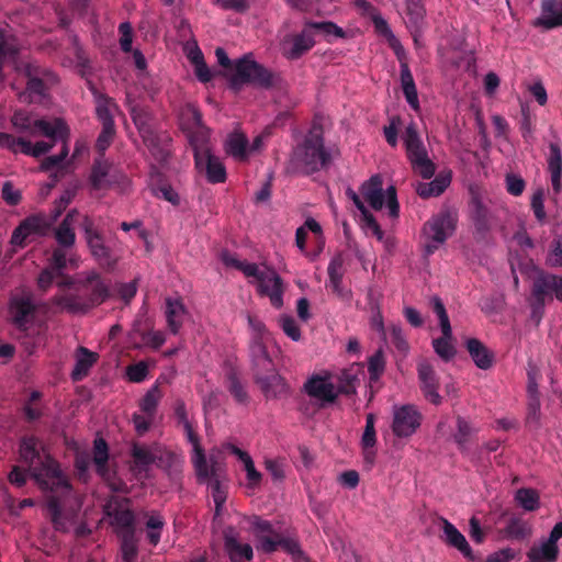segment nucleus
<instances>
[{
	"mask_svg": "<svg viewBox=\"0 0 562 562\" xmlns=\"http://www.w3.org/2000/svg\"><path fill=\"white\" fill-rule=\"evenodd\" d=\"M422 422L423 415L415 405L405 404L393 407L391 429L395 437H412L419 429Z\"/></svg>",
	"mask_w": 562,
	"mask_h": 562,
	"instance_id": "obj_14",
	"label": "nucleus"
},
{
	"mask_svg": "<svg viewBox=\"0 0 562 562\" xmlns=\"http://www.w3.org/2000/svg\"><path fill=\"white\" fill-rule=\"evenodd\" d=\"M123 562H135L138 553L135 532L119 535Z\"/></svg>",
	"mask_w": 562,
	"mask_h": 562,
	"instance_id": "obj_43",
	"label": "nucleus"
},
{
	"mask_svg": "<svg viewBox=\"0 0 562 562\" xmlns=\"http://www.w3.org/2000/svg\"><path fill=\"white\" fill-rule=\"evenodd\" d=\"M115 134V125H102V131L95 142V149L99 155H103L111 145Z\"/></svg>",
	"mask_w": 562,
	"mask_h": 562,
	"instance_id": "obj_53",
	"label": "nucleus"
},
{
	"mask_svg": "<svg viewBox=\"0 0 562 562\" xmlns=\"http://www.w3.org/2000/svg\"><path fill=\"white\" fill-rule=\"evenodd\" d=\"M256 380L267 397H278L288 392V385L274 369V364L261 342L252 346Z\"/></svg>",
	"mask_w": 562,
	"mask_h": 562,
	"instance_id": "obj_8",
	"label": "nucleus"
},
{
	"mask_svg": "<svg viewBox=\"0 0 562 562\" xmlns=\"http://www.w3.org/2000/svg\"><path fill=\"white\" fill-rule=\"evenodd\" d=\"M34 127L38 130L41 134L50 138L53 142L60 140L61 143H67L70 136V131L68 125L63 119H54L53 122L46 121L44 119L35 120L33 122Z\"/></svg>",
	"mask_w": 562,
	"mask_h": 562,
	"instance_id": "obj_25",
	"label": "nucleus"
},
{
	"mask_svg": "<svg viewBox=\"0 0 562 562\" xmlns=\"http://www.w3.org/2000/svg\"><path fill=\"white\" fill-rule=\"evenodd\" d=\"M175 416L179 425H182L188 441L192 445L193 454L192 463L195 469L196 476L200 481H205L209 484V471L206 459L199 437L195 434L191 422L188 419L186 405L182 401H177L175 406Z\"/></svg>",
	"mask_w": 562,
	"mask_h": 562,
	"instance_id": "obj_12",
	"label": "nucleus"
},
{
	"mask_svg": "<svg viewBox=\"0 0 562 562\" xmlns=\"http://www.w3.org/2000/svg\"><path fill=\"white\" fill-rule=\"evenodd\" d=\"M434 312L436 313L442 336L440 338L432 339V348L436 355L448 362L452 360L457 353L456 347L452 341V328L450 319L442 301L435 296L431 299Z\"/></svg>",
	"mask_w": 562,
	"mask_h": 562,
	"instance_id": "obj_13",
	"label": "nucleus"
},
{
	"mask_svg": "<svg viewBox=\"0 0 562 562\" xmlns=\"http://www.w3.org/2000/svg\"><path fill=\"white\" fill-rule=\"evenodd\" d=\"M407 25L416 45H419L422 25L425 19V8L422 0H405Z\"/></svg>",
	"mask_w": 562,
	"mask_h": 562,
	"instance_id": "obj_28",
	"label": "nucleus"
},
{
	"mask_svg": "<svg viewBox=\"0 0 562 562\" xmlns=\"http://www.w3.org/2000/svg\"><path fill=\"white\" fill-rule=\"evenodd\" d=\"M516 502L528 512H533L539 508L540 497L533 488H519L515 495Z\"/></svg>",
	"mask_w": 562,
	"mask_h": 562,
	"instance_id": "obj_45",
	"label": "nucleus"
},
{
	"mask_svg": "<svg viewBox=\"0 0 562 562\" xmlns=\"http://www.w3.org/2000/svg\"><path fill=\"white\" fill-rule=\"evenodd\" d=\"M109 447L106 441L99 437L93 441V458L97 472L104 476L108 473Z\"/></svg>",
	"mask_w": 562,
	"mask_h": 562,
	"instance_id": "obj_40",
	"label": "nucleus"
},
{
	"mask_svg": "<svg viewBox=\"0 0 562 562\" xmlns=\"http://www.w3.org/2000/svg\"><path fill=\"white\" fill-rule=\"evenodd\" d=\"M341 380H346L347 384L337 387L331 381L330 373L314 374L305 382L304 390L310 397L325 406L334 403L340 393L355 391L356 375L350 374L349 370L342 372Z\"/></svg>",
	"mask_w": 562,
	"mask_h": 562,
	"instance_id": "obj_9",
	"label": "nucleus"
},
{
	"mask_svg": "<svg viewBox=\"0 0 562 562\" xmlns=\"http://www.w3.org/2000/svg\"><path fill=\"white\" fill-rule=\"evenodd\" d=\"M19 461L24 463L40 490L45 494L47 516L58 531L67 530L68 504L74 490L59 463L44 453L43 441L34 435H25L19 441Z\"/></svg>",
	"mask_w": 562,
	"mask_h": 562,
	"instance_id": "obj_1",
	"label": "nucleus"
},
{
	"mask_svg": "<svg viewBox=\"0 0 562 562\" xmlns=\"http://www.w3.org/2000/svg\"><path fill=\"white\" fill-rule=\"evenodd\" d=\"M148 374V367L144 361L131 364L126 369V375L131 382L140 383Z\"/></svg>",
	"mask_w": 562,
	"mask_h": 562,
	"instance_id": "obj_58",
	"label": "nucleus"
},
{
	"mask_svg": "<svg viewBox=\"0 0 562 562\" xmlns=\"http://www.w3.org/2000/svg\"><path fill=\"white\" fill-rule=\"evenodd\" d=\"M329 159L330 155L324 148L322 133L318 128L312 130L292 155V164L295 168L307 175L325 167Z\"/></svg>",
	"mask_w": 562,
	"mask_h": 562,
	"instance_id": "obj_7",
	"label": "nucleus"
},
{
	"mask_svg": "<svg viewBox=\"0 0 562 562\" xmlns=\"http://www.w3.org/2000/svg\"><path fill=\"white\" fill-rule=\"evenodd\" d=\"M215 54L224 71L232 76V86L234 88L244 82L268 88L276 82V76L272 72L247 56L233 64L223 48H217Z\"/></svg>",
	"mask_w": 562,
	"mask_h": 562,
	"instance_id": "obj_6",
	"label": "nucleus"
},
{
	"mask_svg": "<svg viewBox=\"0 0 562 562\" xmlns=\"http://www.w3.org/2000/svg\"><path fill=\"white\" fill-rule=\"evenodd\" d=\"M531 209L533 211V214L536 218L543 223L547 214L544 211V191L543 189H537L531 196Z\"/></svg>",
	"mask_w": 562,
	"mask_h": 562,
	"instance_id": "obj_56",
	"label": "nucleus"
},
{
	"mask_svg": "<svg viewBox=\"0 0 562 562\" xmlns=\"http://www.w3.org/2000/svg\"><path fill=\"white\" fill-rule=\"evenodd\" d=\"M376 431H375V417L373 414H368L366 418V426L360 440V447L364 463L371 469L376 459Z\"/></svg>",
	"mask_w": 562,
	"mask_h": 562,
	"instance_id": "obj_23",
	"label": "nucleus"
},
{
	"mask_svg": "<svg viewBox=\"0 0 562 562\" xmlns=\"http://www.w3.org/2000/svg\"><path fill=\"white\" fill-rule=\"evenodd\" d=\"M305 26L310 27V30L314 29L321 31L327 42H331L333 38H344L346 36L345 31L340 26L330 21H307L305 22Z\"/></svg>",
	"mask_w": 562,
	"mask_h": 562,
	"instance_id": "obj_42",
	"label": "nucleus"
},
{
	"mask_svg": "<svg viewBox=\"0 0 562 562\" xmlns=\"http://www.w3.org/2000/svg\"><path fill=\"white\" fill-rule=\"evenodd\" d=\"M9 313L13 326L27 335L36 322L37 307L31 295L14 296L10 301Z\"/></svg>",
	"mask_w": 562,
	"mask_h": 562,
	"instance_id": "obj_16",
	"label": "nucleus"
},
{
	"mask_svg": "<svg viewBox=\"0 0 562 562\" xmlns=\"http://www.w3.org/2000/svg\"><path fill=\"white\" fill-rule=\"evenodd\" d=\"M526 183L524 179L516 175L506 176L507 192L514 196H519L525 190Z\"/></svg>",
	"mask_w": 562,
	"mask_h": 562,
	"instance_id": "obj_64",
	"label": "nucleus"
},
{
	"mask_svg": "<svg viewBox=\"0 0 562 562\" xmlns=\"http://www.w3.org/2000/svg\"><path fill=\"white\" fill-rule=\"evenodd\" d=\"M26 76L29 78L26 83V89L31 94H36L38 97H44L47 90V87L42 78L38 75H43L45 71L40 70L38 68L27 65L25 68Z\"/></svg>",
	"mask_w": 562,
	"mask_h": 562,
	"instance_id": "obj_41",
	"label": "nucleus"
},
{
	"mask_svg": "<svg viewBox=\"0 0 562 562\" xmlns=\"http://www.w3.org/2000/svg\"><path fill=\"white\" fill-rule=\"evenodd\" d=\"M98 359L99 355L97 352L90 351L88 348L82 346L78 347L76 363L71 371L72 381L79 382L86 378Z\"/></svg>",
	"mask_w": 562,
	"mask_h": 562,
	"instance_id": "obj_32",
	"label": "nucleus"
},
{
	"mask_svg": "<svg viewBox=\"0 0 562 562\" xmlns=\"http://www.w3.org/2000/svg\"><path fill=\"white\" fill-rule=\"evenodd\" d=\"M359 191L361 196L353 189L348 188L346 190V195L360 211L362 228L381 240L383 238V232L374 216L366 207L363 200L373 210L381 211L385 206L391 217H397L400 205L397 202L396 190L393 186L383 190L382 177L380 175H374L361 184Z\"/></svg>",
	"mask_w": 562,
	"mask_h": 562,
	"instance_id": "obj_2",
	"label": "nucleus"
},
{
	"mask_svg": "<svg viewBox=\"0 0 562 562\" xmlns=\"http://www.w3.org/2000/svg\"><path fill=\"white\" fill-rule=\"evenodd\" d=\"M227 485L213 480V502L215 503V516L223 514V505L227 499Z\"/></svg>",
	"mask_w": 562,
	"mask_h": 562,
	"instance_id": "obj_55",
	"label": "nucleus"
},
{
	"mask_svg": "<svg viewBox=\"0 0 562 562\" xmlns=\"http://www.w3.org/2000/svg\"><path fill=\"white\" fill-rule=\"evenodd\" d=\"M315 45L314 35L310 27H304L301 33L285 36L281 42L282 55L288 59H299Z\"/></svg>",
	"mask_w": 562,
	"mask_h": 562,
	"instance_id": "obj_19",
	"label": "nucleus"
},
{
	"mask_svg": "<svg viewBox=\"0 0 562 562\" xmlns=\"http://www.w3.org/2000/svg\"><path fill=\"white\" fill-rule=\"evenodd\" d=\"M128 503L125 498L109 503L105 507L106 515L113 519L112 524L117 528V536L135 532V516Z\"/></svg>",
	"mask_w": 562,
	"mask_h": 562,
	"instance_id": "obj_20",
	"label": "nucleus"
},
{
	"mask_svg": "<svg viewBox=\"0 0 562 562\" xmlns=\"http://www.w3.org/2000/svg\"><path fill=\"white\" fill-rule=\"evenodd\" d=\"M55 238L60 247L69 248L76 241V234L71 227L66 226V223H59L55 231Z\"/></svg>",
	"mask_w": 562,
	"mask_h": 562,
	"instance_id": "obj_51",
	"label": "nucleus"
},
{
	"mask_svg": "<svg viewBox=\"0 0 562 562\" xmlns=\"http://www.w3.org/2000/svg\"><path fill=\"white\" fill-rule=\"evenodd\" d=\"M506 536L512 539H524L531 535V527L520 518H512L505 529Z\"/></svg>",
	"mask_w": 562,
	"mask_h": 562,
	"instance_id": "obj_47",
	"label": "nucleus"
},
{
	"mask_svg": "<svg viewBox=\"0 0 562 562\" xmlns=\"http://www.w3.org/2000/svg\"><path fill=\"white\" fill-rule=\"evenodd\" d=\"M226 449L232 452L234 456L238 458V460L243 463L244 470L246 472L247 484L246 486L250 490H255L259 487L261 483L262 475L259 471H257L252 458L248 452L243 451L238 447L234 445H227Z\"/></svg>",
	"mask_w": 562,
	"mask_h": 562,
	"instance_id": "obj_30",
	"label": "nucleus"
},
{
	"mask_svg": "<svg viewBox=\"0 0 562 562\" xmlns=\"http://www.w3.org/2000/svg\"><path fill=\"white\" fill-rule=\"evenodd\" d=\"M159 400L160 394L158 387H151L139 402L140 411L149 417H155Z\"/></svg>",
	"mask_w": 562,
	"mask_h": 562,
	"instance_id": "obj_48",
	"label": "nucleus"
},
{
	"mask_svg": "<svg viewBox=\"0 0 562 562\" xmlns=\"http://www.w3.org/2000/svg\"><path fill=\"white\" fill-rule=\"evenodd\" d=\"M29 476H31L29 469L24 470L19 465H13L8 475V480L12 485L22 487L25 485Z\"/></svg>",
	"mask_w": 562,
	"mask_h": 562,
	"instance_id": "obj_63",
	"label": "nucleus"
},
{
	"mask_svg": "<svg viewBox=\"0 0 562 562\" xmlns=\"http://www.w3.org/2000/svg\"><path fill=\"white\" fill-rule=\"evenodd\" d=\"M385 369V360L382 350H378L368 360V371L372 381L378 380Z\"/></svg>",
	"mask_w": 562,
	"mask_h": 562,
	"instance_id": "obj_52",
	"label": "nucleus"
},
{
	"mask_svg": "<svg viewBox=\"0 0 562 562\" xmlns=\"http://www.w3.org/2000/svg\"><path fill=\"white\" fill-rule=\"evenodd\" d=\"M111 169L112 164L105 156L98 155V157L94 158L89 176V182L93 190H102L111 187L113 183V181L110 180Z\"/></svg>",
	"mask_w": 562,
	"mask_h": 562,
	"instance_id": "obj_26",
	"label": "nucleus"
},
{
	"mask_svg": "<svg viewBox=\"0 0 562 562\" xmlns=\"http://www.w3.org/2000/svg\"><path fill=\"white\" fill-rule=\"evenodd\" d=\"M224 148L227 155L238 161H247L249 159L248 139L246 135L239 131L228 134L225 139Z\"/></svg>",
	"mask_w": 562,
	"mask_h": 562,
	"instance_id": "obj_31",
	"label": "nucleus"
},
{
	"mask_svg": "<svg viewBox=\"0 0 562 562\" xmlns=\"http://www.w3.org/2000/svg\"><path fill=\"white\" fill-rule=\"evenodd\" d=\"M258 549L267 553L274 552L281 544V537L273 531L272 533H267V536L258 535Z\"/></svg>",
	"mask_w": 562,
	"mask_h": 562,
	"instance_id": "obj_59",
	"label": "nucleus"
},
{
	"mask_svg": "<svg viewBox=\"0 0 562 562\" xmlns=\"http://www.w3.org/2000/svg\"><path fill=\"white\" fill-rule=\"evenodd\" d=\"M329 285L338 295H342V265L339 259H334L328 266Z\"/></svg>",
	"mask_w": 562,
	"mask_h": 562,
	"instance_id": "obj_49",
	"label": "nucleus"
},
{
	"mask_svg": "<svg viewBox=\"0 0 562 562\" xmlns=\"http://www.w3.org/2000/svg\"><path fill=\"white\" fill-rule=\"evenodd\" d=\"M536 24L546 29L562 26V0H543Z\"/></svg>",
	"mask_w": 562,
	"mask_h": 562,
	"instance_id": "obj_29",
	"label": "nucleus"
},
{
	"mask_svg": "<svg viewBox=\"0 0 562 562\" xmlns=\"http://www.w3.org/2000/svg\"><path fill=\"white\" fill-rule=\"evenodd\" d=\"M69 149L67 143H63V148L58 155H52L46 157L42 162L43 170H52L59 167L68 156Z\"/></svg>",
	"mask_w": 562,
	"mask_h": 562,
	"instance_id": "obj_62",
	"label": "nucleus"
},
{
	"mask_svg": "<svg viewBox=\"0 0 562 562\" xmlns=\"http://www.w3.org/2000/svg\"><path fill=\"white\" fill-rule=\"evenodd\" d=\"M465 348L479 369L488 370L493 367L495 355L481 340L469 338L465 341Z\"/></svg>",
	"mask_w": 562,
	"mask_h": 562,
	"instance_id": "obj_27",
	"label": "nucleus"
},
{
	"mask_svg": "<svg viewBox=\"0 0 562 562\" xmlns=\"http://www.w3.org/2000/svg\"><path fill=\"white\" fill-rule=\"evenodd\" d=\"M451 183V171H441L432 181L418 183L416 191L422 198L440 195Z\"/></svg>",
	"mask_w": 562,
	"mask_h": 562,
	"instance_id": "obj_34",
	"label": "nucleus"
},
{
	"mask_svg": "<svg viewBox=\"0 0 562 562\" xmlns=\"http://www.w3.org/2000/svg\"><path fill=\"white\" fill-rule=\"evenodd\" d=\"M456 218L448 212L439 213L427 221L423 227L426 254L437 250L454 232Z\"/></svg>",
	"mask_w": 562,
	"mask_h": 562,
	"instance_id": "obj_11",
	"label": "nucleus"
},
{
	"mask_svg": "<svg viewBox=\"0 0 562 562\" xmlns=\"http://www.w3.org/2000/svg\"><path fill=\"white\" fill-rule=\"evenodd\" d=\"M184 52L188 57V59L194 65L195 67V76L201 82H210L211 81V69L207 67V65L204 61V56L201 52V49L198 47L195 42H187L184 45Z\"/></svg>",
	"mask_w": 562,
	"mask_h": 562,
	"instance_id": "obj_33",
	"label": "nucleus"
},
{
	"mask_svg": "<svg viewBox=\"0 0 562 562\" xmlns=\"http://www.w3.org/2000/svg\"><path fill=\"white\" fill-rule=\"evenodd\" d=\"M95 99V113L102 125H115L112 110L116 108L114 100L106 94L92 91Z\"/></svg>",
	"mask_w": 562,
	"mask_h": 562,
	"instance_id": "obj_36",
	"label": "nucleus"
},
{
	"mask_svg": "<svg viewBox=\"0 0 562 562\" xmlns=\"http://www.w3.org/2000/svg\"><path fill=\"white\" fill-rule=\"evenodd\" d=\"M531 296L536 307H542L553 296L562 302V276L541 272L533 281Z\"/></svg>",
	"mask_w": 562,
	"mask_h": 562,
	"instance_id": "obj_17",
	"label": "nucleus"
},
{
	"mask_svg": "<svg viewBox=\"0 0 562 562\" xmlns=\"http://www.w3.org/2000/svg\"><path fill=\"white\" fill-rule=\"evenodd\" d=\"M82 229L94 259L104 268H113L116 265V258L113 256L110 247L104 244L103 235L94 227V223L89 216H85Z\"/></svg>",
	"mask_w": 562,
	"mask_h": 562,
	"instance_id": "obj_15",
	"label": "nucleus"
},
{
	"mask_svg": "<svg viewBox=\"0 0 562 562\" xmlns=\"http://www.w3.org/2000/svg\"><path fill=\"white\" fill-rule=\"evenodd\" d=\"M558 555V544H552L548 540H544L539 544H533L527 553L530 562H555Z\"/></svg>",
	"mask_w": 562,
	"mask_h": 562,
	"instance_id": "obj_37",
	"label": "nucleus"
},
{
	"mask_svg": "<svg viewBox=\"0 0 562 562\" xmlns=\"http://www.w3.org/2000/svg\"><path fill=\"white\" fill-rule=\"evenodd\" d=\"M180 130L184 133L193 150L195 169L200 177L211 183V139L210 130L202 122V113L193 103L181 106L178 115Z\"/></svg>",
	"mask_w": 562,
	"mask_h": 562,
	"instance_id": "obj_4",
	"label": "nucleus"
},
{
	"mask_svg": "<svg viewBox=\"0 0 562 562\" xmlns=\"http://www.w3.org/2000/svg\"><path fill=\"white\" fill-rule=\"evenodd\" d=\"M42 398V393L40 391H32L27 401L23 405V413L25 419L29 423L38 420L43 416V411L41 407L36 406V403Z\"/></svg>",
	"mask_w": 562,
	"mask_h": 562,
	"instance_id": "obj_46",
	"label": "nucleus"
},
{
	"mask_svg": "<svg viewBox=\"0 0 562 562\" xmlns=\"http://www.w3.org/2000/svg\"><path fill=\"white\" fill-rule=\"evenodd\" d=\"M49 229V223L42 214H33L24 218L12 233L11 244L19 247L26 245L30 236H45Z\"/></svg>",
	"mask_w": 562,
	"mask_h": 562,
	"instance_id": "obj_18",
	"label": "nucleus"
},
{
	"mask_svg": "<svg viewBox=\"0 0 562 562\" xmlns=\"http://www.w3.org/2000/svg\"><path fill=\"white\" fill-rule=\"evenodd\" d=\"M225 549L232 562L250 561L254 557L252 548L248 543H240L235 537L226 536Z\"/></svg>",
	"mask_w": 562,
	"mask_h": 562,
	"instance_id": "obj_38",
	"label": "nucleus"
},
{
	"mask_svg": "<svg viewBox=\"0 0 562 562\" xmlns=\"http://www.w3.org/2000/svg\"><path fill=\"white\" fill-rule=\"evenodd\" d=\"M61 277L52 268H44L37 277L36 284L42 293H46L53 285L56 278Z\"/></svg>",
	"mask_w": 562,
	"mask_h": 562,
	"instance_id": "obj_57",
	"label": "nucleus"
},
{
	"mask_svg": "<svg viewBox=\"0 0 562 562\" xmlns=\"http://www.w3.org/2000/svg\"><path fill=\"white\" fill-rule=\"evenodd\" d=\"M186 314L184 305L179 299H166L165 315L171 333L177 334L182 325Z\"/></svg>",
	"mask_w": 562,
	"mask_h": 562,
	"instance_id": "obj_35",
	"label": "nucleus"
},
{
	"mask_svg": "<svg viewBox=\"0 0 562 562\" xmlns=\"http://www.w3.org/2000/svg\"><path fill=\"white\" fill-rule=\"evenodd\" d=\"M278 322L283 333L289 338H291L293 341H299L301 339L300 326L292 316L281 315Z\"/></svg>",
	"mask_w": 562,
	"mask_h": 562,
	"instance_id": "obj_50",
	"label": "nucleus"
},
{
	"mask_svg": "<svg viewBox=\"0 0 562 562\" xmlns=\"http://www.w3.org/2000/svg\"><path fill=\"white\" fill-rule=\"evenodd\" d=\"M18 47L13 40L9 38L4 32L0 31V81L3 80L2 67L8 60L15 58Z\"/></svg>",
	"mask_w": 562,
	"mask_h": 562,
	"instance_id": "obj_44",
	"label": "nucleus"
},
{
	"mask_svg": "<svg viewBox=\"0 0 562 562\" xmlns=\"http://www.w3.org/2000/svg\"><path fill=\"white\" fill-rule=\"evenodd\" d=\"M308 233L313 234V238L311 239V241L315 244V248L317 251H321L325 245V238L321 224L316 220L308 217L305 221V223L302 226H300L295 232V245L299 248V250L305 256L308 255Z\"/></svg>",
	"mask_w": 562,
	"mask_h": 562,
	"instance_id": "obj_22",
	"label": "nucleus"
},
{
	"mask_svg": "<svg viewBox=\"0 0 562 562\" xmlns=\"http://www.w3.org/2000/svg\"><path fill=\"white\" fill-rule=\"evenodd\" d=\"M1 196L3 201L11 206L18 205L22 200L21 192L16 190L10 181L3 183Z\"/></svg>",
	"mask_w": 562,
	"mask_h": 562,
	"instance_id": "obj_60",
	"label": "nucleus"
},
{
	"mask_svg": "<svg viewBox=\"0 0 562 562\" xmlns=\"http://www.w3.org/2000/svg\"><path fill=\"white\" fill-rule=\"evenodd\" d=\"M221 259L227 267H234L241 271L250 284L257 286L260 295L268 296L270 303L276 308L283 305V282L274 269L266 265H257L247 261H240L228 252H223Z\"/></svg>",
	"mask_w": 562,
	"mask_h": 562,
	"instance_id": "obj_5",
	"label": "nucleus"
},
{
	"mask_svg": "<svg viewBox=\"0 0 562 562\" xmlns=\"http://www.w3.org/2000/svg\"><path fill=\"white\" fill-rule=\"evenodd\" d=\"M110 296V283L100 273L89 271L76 279L75 292L56 294L50 303L70 314H87Z\"/></svg>",
	"mask_w": 562,
	"mask_h": 562,
	"instance_id": "obj_3",
	"label": "nucleus"
},
{
	"mask_svg": "<svg viewBox=\"0 0 562 562\" xmlns=\"http://www.w3.org/2000/svg\"><path fill=\"white\" fill-rule=\"evenodd\" d=\"M402 139L413 170L424 179H430L435 175L436 166L428 157L427 149L414 122L405 127Z\"/></svg>",
	"mask_w": 562,
	"mask_h": 562,
	"instance_id": "obj_10",
	"label": "nucleus"
},
{
	"mask_svg": "<svg viewBox=\"0 0 562 562\" xmlns=\"http://www.w3.org/2000/svg\"><path fill=\"white\" fill-rule=\"evenodd\" d=\"M417 373L424 396L430 403L439 405L442 398L438 393L439 381L434 367L427 360H420L417 364Z\"/></svg>",
	"mask_w": 562,
	"mask_h": 562,
	"instance_id": "obj_21",
	"label": "nucleus"
},
{
	"mask_svg": "<svg viewBox=\"0 0 562 562\" xmlns=\"http://www.w3.org/2000/svg\"><path fill=\"white\" fill-rule=\"evenodd\" d=\"M156 448H149L139 443H133L131 456L138 471H146L149 465L156 462Z\"/></svg>",
	"mask_w": 562,
	"mask_h": 562,
	"instance_id": "obj_39",
	"label": "nucleus"
},
{
	"mask_svg": "<svg viewBox=\"0 0 562 562\" xmlns=\"http://www.w3.org/2000/svg\"><path fill=\"white\" fill-rule=\"evenodd\" d=\"M442 540L449 547L457 549L464 558L473 560V551L465 537L446 518H440Z\"/></svg>",
	"mask_w": 562,
	"mask_h": 562,
	"instance_id": "obj_24",
	"label": "nucleus"
},
{
	"mask_svg": "<svg viewBox=\"0 0 562 562\" xmlns=\"http://www.w3.org/2000/svg\"><path fill=\"white\" fill-rule=\"evenodd\" d=\"M119 32L121 34L120 45L124 53L132 52L133 44V29L128 22H123L119 25Z\"/></svg>",
	"mask_w": 562,
	"mask_h": 562,
	"instance_id": "obj_61",
	"label": "nucleus"
},
{
	"mask_svg": "<svg viewBox=\"0 0 562 562\" xmlns=\"http://www.w3.org/2000/svg\"><path fill=\"white\" fill-rule=\"evenodd\" d=\"M69 262H72L69 259ZM68 259L65 248L58 247L53 250L52 257L49 258L48 268H52L58 274L63 276V271L67 268Z\"/></svg>",
	"mask_w": 562,
	"mask_h": 562,
	"instance_id": "obj_54",
	"label": "nucleus"
}]
</instances>
